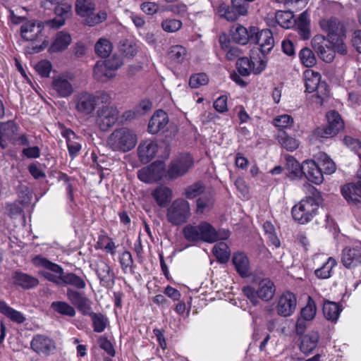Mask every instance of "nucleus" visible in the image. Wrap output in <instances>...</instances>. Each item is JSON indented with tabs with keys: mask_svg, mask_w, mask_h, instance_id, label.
Returning a JSON list of instances; mask_svg holds the SVG:
<instances>
[{
	"mask_svg": "<svg viewBox=\"0 0 361 361\" xmlns=\"http://www.w3.org/2000/svg\"><path fill=\"white\" fill-rule=\"evenodd\" d=\"M32 261L36 267L42 268L39 271V274L59 287L71 286L78 289H84L86 287V283L82 277L73 272H65L61 265L51 262L42 255L35 256Z\"/></svg>",
	"mask_w": 361,
	"mask_h": 361,
	"instance_id": "nucleus-1",
	"label": "nucleus"
},
{
	"mask_svg": "<svg viewBox=\"0 0 361 361\" xmlns=\"http://www.w3.org/2000/svg\"><path fill=\"white\" fill-rule=\"evenodd\" d=\"M322 202L321 192L314 186H310L308 195L291 209L293 219L300 224L310 222L317 214L319 207Z\"/></svg>",
	"mask_w": 361,
	"mask_h": 361,
	"instance_id": "nucleus-2",
	"label": "nucleus"
},
{
	"mask_svg": "<svg viewBox=\"0 0 361 361\" xmlns=\"http://www.w3.org/2000/svg\"><path fill=\"white\" fill-rule=\"evenodd\" d=\"M108 144L114 151L126 152L135 147L137 135L129 128H120L114 130L109 135Z\"/></svg>",
	"mask_w": 361,
	"mask_h": 361,
	"instance_id": "nucleus-3",
	"label": "nucleus"
},
{
	"mask_svg": "<svg viewBox=\"0 0 361 361\" xmlns=\"http://www.w3.org/2000/svg\"><path fill=\"white\" fill-rule=\"evenodd\" d=\"M191 216L190 204L184 198L173 200L166 210V219L173 226H180L188 222Z\"/></svg>",
	"mask_w": 361,
	"mask_h": 361,
	"instance_id": "nucleus-4",
	"label": "nucleus"
},
{
	"mask_svg": "<svg viewBox=\"0 0 361 361\" xmlns=\"http://www.w3.org/2000/svg\"><path fill=\"white\" fill-rule=\"evenodd\" d=\"M43 27L38 23L28 21L21 25L20 32L22 37L27 40L32 42V53H39L44 50L48 43L42 35Z\"/></svg>",
	"mask_w": 361,
	"mask_h": 361,
	"instance_id": "nucleus-5",
	"label": "nucleus"
},
{
	"mask_svg": "<svg viewBox=\"0 0 361 361\" xmlns=\"http://www.w3.org/2000/svg\"><path fill=\"white\" fill-rule=\"evenodd\" d=\"M275 290L274 283L269 279H262L258 284L257 289L250 286H245L243 289V293L254 306L259 305V299L264 301L272 299Z\"/></svg>",
	"mask_w": 361,
	"mask_h": 361,
	"instance_id": "nucleus-6",
	"label": "nucleus"
},
{
	"mask_svg": "<svg viewBox=\"0 0 361 361\" xmlns=\"http://www.w3.org/2000/svg\"><path fill=\"white\" fill-rule=\"evenodd\" d=\"M326 118L327 125L314 129L313 133L316 137L322 138L333 137L344 129V121L338 111L333 110L327 112Z\"/></svg>",
	"mask_w": 361,
	"mask_h": 361,
	"instance_id": "nucleus-7",
	"label": "nucleus"
},
{
	"mask_svg": "<svg viewBox=\"0 0 361 361\" xmlns=\"http://www.w3.org/2000/svg\"><path fill=\"white\" fill-rule=\"evenodd\" d=\"M194 160L188 153H181L173 158L168 166L166 177L175 180L185 175L193 166Z\"/></svg>",
	"mask_w": 361,
	"mask_h": 361,
	"instance_id": "nucleus-8",
	"label": "nucleus"
},
{
	"mask_svg": "<svg viewBox=\"0 0 361 361\" xmlns=\"http://www.w3.org/2000/svg\"><path fill=\"white\" fill-rule=\"evenodd\" d=\"M250 44L258 45L260 52L263 55L267 54L274 46V39L272 32L269 29L259 30L257 27H251Z\"/></svg>",
	"mask_w": 361,
	"mask_h": 361,
	"instance_id": "nucleus-9",
	"label": "nucleus"
},
{
	"mask_svg": "<svg viewBox=\"0 0 361 361\" xmlns=\"http://www.w3.org/2000/svg\"><path fill=\"white\" fill-rule=\"evenodd\" d=\"M216 11L221 18H224L228 21H235L239 17L247 13L246 6L235 0H231V5H228L222 1H218Z\"/></svg>",
	"mask_w": 361,
	"mask_h": 361,
	"instance_id": "nucleus-10",
	"label": "nucleus"
},
{
	"mask_svg": "<svg viewBox=\"0 0 361 361\" xmlns=\"http://www.w3.org/2000/svg\"><path fill=\"white\" fill-rule=\"evenodd\" d=\"M322 30L327 35V40L334 42L345 36V28L341 21L336 18H323L319 20Z\"/></svg>",
	"mask_w": 361,
	"mask_h": 361,
	"instance_id": "nucleus-11",
	"label": "nucleus"
},
{
	"mask_svg": "<svg viewBox=\"0 0 361 361\" xmlns=\"http://www.w3.org/2000/svg\"><path fill=\"white\" fill-rule=\"evenodd\" d=\"M312 47L318 56L326 63H331L335 58L333 42L322 35H315L311 41Z\"/></svg>",
	"mask_w": 361,
	"mask_h": 361,
	"instance_id": "nucleus-12",
	"label": "nucleus"
},
{
	"mask_svg": "<svg viewBox=\"0 0 361 361\" xmlns=\"http://www.w3.org/2000/svg\"><path fill=\"white\" fill-rule=\"evenodd\" d=\"M164 176H166V171L163 161H154L148 166L138 171V178L146 183H151L160 180Z\"/></svg>",
	"mask_w": 361,
	"mask_h": 361,
	"instance_id": "nucleus-13",
	"label": "nucleus"
},
{
	"mask_svg": "<svg viewBox=\"0 0 361 361\" xmlns=\"http://www.w3.org/2000/svg\"><path fill=\"white\" fill-rule=\"evenodd\" d=\"M341 262L348 269L361 264V242L345 247L341 252Z\"/></svg>",
	"mask_w": 361,
	"mask_h": 361,
	"instance_id": "nucleus-14",
	"label": "nucleus"
},
{
	"mask_svg": "<svg viewBox=\"0 0 361 361\" xmlns=\"http://www.w3.org/2000/svg\"><path fill=\"white\" fill-rule=\"evenodd\" d=\"M97 114V123L102 131L109 130L118 121V111L114 106H103Z\"/></svg>",
	"mask_w": 361,
	"mask_h": 361,
	"instance_id": "nucleus-15",
	"label": "nucleus"
},
{
	"mask_svg": "<svg viewBox=\"0 0 361 361\" xmlns=\"http://www.w3.org/2000/svg\"><path fill=\"white\" fill-rule=\"evenodd\" d=\"M201 241L214 243L219 240H226L230 236L228 230L219 229L216 231L212 225L207 221L200 224Z\"/></svg>",
	"mask_w": 361,
	"mask_h": 361,
	"instance_id": "nucleus-16",
	"label": "nucleus"
},
{
	"mask_svg": "<svg viewBox=\"0 0 361 361\" xmlns=\"http://www.w3.org/2000/svg\"><path fill=\"white\" fill-rule=\"evenodd\" d=\"M30 346L35 353L44 356L53 354L56 348L54 339L43 334L34 336L30 342Z\"/></svg>",
	"mask_w": 361,
	"mask_h": 361,
	"instance_id": "nucleus-17",
	"label": "nucleus"
},
{
	"mask_svg": "<svg viewBox=\"0 0 361 361\" xmlns=\"http://www.w3.org/2000/svg\"><path fill=\"white\" fill-rule=\"evenodd\" d=\"M297 305L295 295L291 292L283 293L279 298L276 307L277 314L281 317H288L293 314Z\"/></svg>",
	"mask_w": 361,
	"mask_h": 361,
	"instance_id": "nucleus-18",
	"label": "nucleus"
},
{
	"mask_svg": "<svg viewBox=\"0 0 361 361\" xmlns=\"http://www.w3.org/2000/svg\"><path fill=\"white\" fill-rule=\"evenodd\" d=\"M95 97L92 93L82 92L75 98V109L82 115L89 116L92 114L97 106Z\"/></svg>",
	"mask_w": 361,
	"mask_h": 361,
	"instance_id": "nucleus-19",
	"label": "nucleus"
},
{
	"mask_svg": "<svg viewBox=\"0 0 361 361\" xmlns=\"http://www.w3.org/2000/svg\"><path fill=\"white\" fill-rule=\"evenodd\" d=\"M341 192L350 206L361 208V187L359 181L357 183H349L344 185Z\"/></svg>",
	"mask_w": 361,
	"mask_h": 361,
	"instance_id": "nucleus-20",
	"label": "nucleus"
},
{
	"mask_svg": "<svg viewBox=\"0 0 361 361\" xmlns=\"http://www.w3.org/2000/svg\"><path fill=\"white\" fill-rule=\"evenodd\" d=\"M66 296L71 303L83 315H86L91 310V301L83 292L68 288Z\"/></svg>",
	"mask_w": 361,
	"mask_h": 361,
	"instance_id": "nucleus-21",
	"label": "nucleus"
},
{
	"mask_svg": "<svg viewBox=\"0 0 361 361\" xmlns=\"http://www.w3.org/2000/svg\"><path fill=\"white\" fill-rule=\"evenodd\" d=\"M95 266V271L100 284L107 288L113 287L115 284L116 276L110 266L103 260L99 261Z\"/></svg>",
	"mask_w": 361,
	"mask_h": 361,
	"instance_id": "nucleus-22",
	"label": "nucleus"
},
{
	"mask_svg": "<svg viewBox=\"0 0 361 361\" xmlns=\"http://www.w3.org/2000/svg\"><path fill=\"white\" fill-rule=\"evenodd\" d=\"M303 176L314 184H320L324 180L323 172L317 161L306 160L303 161Z\"/></svg>",
	"mask_w": 361,
	"mask_h": 361,
	"instance_id": "nucleus-23",
	"label": "nucleus"
},
{
	"mask_svg": "<svg viewBox=\"0 0 361 361\" xmlns=\"http://www.w3.org/2000/svg\"><path fill=\"white\" fill-rule=\"evenodd\" d=\"M169 123V116L166 111L161 109L156 111L148 123V132L157 134L164 130Z\"/></svg>",
	"mask_w": 361,
	"mask_h": 361,
	"instance_id": "nucleus-24",
	"label": "nucleus"
},
{
	"mask_svg": "<svg viewBox=\"0 0 361 361\" xmlns=\"http://www.w3.org/2000/svg\"><path fill=\"white\" fill-rule=\"evenodd\" d=\"M251 27L247 28L240 24L233 25L230 30V35L233 42L241 45L250 44L251 35H252L250 32Z\"/></svg>",
	"mask_w": 361,
	"mask_h": 361,
	"instance_id": "nucleus-25",
	"label": "nucleus"
},
{
	"mask_svg": "<svg viewBox=\"0 0 361 361\" xmlns=\"http://www.w3.org/2000/svg\"><path fill=\"white\" fill-rule=\"evenodd\" d=\"M158 146L152 140H145L137 147V154L142 163H149L156 155Z\"/></svg>",
	"mask_w": 361,
	"mask_h": 361,
	"instance_id": "nucleus-26",
	"label": "nucleus"
},
{
	"mask_svg": "<svg viewBox=\"0 0 361 361\" xmlns=\"http://www.w3.org/2000/svg\"><path fill=\"white\" fill-rule=\"evenodd\" d=\"M319 340V334L316 331L302 336L299 345L300 351L306 355H310L317 346Z\"/></svg>",
	"mask_w": 361,
	"mask_h": 361,
	"instance_id": "nucleus-27",
	"label": "nucleus"
},
{
	"mask_svg": "<svg viewBox=\"0 0 361 361\" xmlns=\"http://www.w3.org/2000/svg\"><path fill=\"white\" fill-rule=\"evenodd\" d=\"M12 279L15 285L23 289H31L39 284L38 279L20 271L13 273Z\"/></svg>",
	"mask_w": 361,
	"mask_h": 361,
	"instance_id": "nucleus-28",
	"label": "nucleus"
},
{
	"mask_svg": "<svg viewBox=\"0 0 361 361\" xmlns=\"http://www.w3.org/2000/svg\"><path fill=\"white\" fill-rule=\"evenodd\" d=\"M51 86L60 97L66 98L73 93V85L68 80L63 76L54 78Z\"/></svg>",
	"mask_w": 361,
	"mask_h": 361,
	"instance_id": "nucleus-29",
	"label": "nucleus"
},
{
	"mask_svg": "<svg viewBox=\"0 0 361 361\" xmlns=\"http://www.w3.org/2000/svg\"><path fill=\"white\" fill-rule=\"evenodd\" d=\"M152 196L160 207H166L172 199L173 191L170 188L161 185L152 191Z\"/></svg>",
	"mask_w": 361,
	"mask_h": 361,
	"instance_id": "nucleus-30",
	"label": "nucleus"
},
{
	"mask_svg": "<svg viewBox=\"0 0 361 361\" xmlns=\"http://www.w3.org/2000/svg\"><path fill=\"white\" fill-rule=\"evenodd\" d=\"M54 13L57 18L53 19L52 26L59 28L65 23V20L68 18L71 11V5L67 2L62 1L59 3L54 9Z\"/></svg>",
	"mask_w": 361,
	"mask_h": 361,
	"instance_id": "nucleus-31",
	"label": "nucleus"
},
{
	"mask_svg": "<svg viewBox=\"0 0 361 361\" xmlns=\"http://www.w3.org/2000/svg\"><path fill=\"white\" fill-rule=\"evenodd\" d=\"M232 262L236 271L242 277H247L250 274V262L247 255L243 252L233 254Z\"/></svg>",
	"mask_w": 361,
	"mask_h": 361,
	"instance_id": "nucleus-32",
	"label": "nucleus"
},
{
	"mask_svg": "<svg viewBox=\"0 0 361 361\" xmlns=\"http://www.w3.org/2000/svg\"><path fill=\"white\" fill-rule=\"evenodd\" d=\"M61 135L66 139V144L69 155L75 158L81 149V145L75 140L78 139L75 133L71 129H65L61 132Z\"/></svg>",
	"mask_w": 361,
	"mask_h": 361,
	"instance_id": "nucleus-33",
	"label": "nucleus"
},
{
	"mask_svg": "<svg viewBox=\"0 0 361 361\" xmlns=\"http://www.w3.org/2000/svg\"><path fill=\"white\" fill-rule=\"evenodd\" d=\"M321 75L317 72H311V76H309V73H305V91L312 93L316 91L318 94L322 91L321 89L324 88L326 86L325 82L320 83Z\"/></svg>",
	"mask_w": 361,
	"mask_h": 361,
	"instance_id": "nucleus-34",
	"label": "nucleus"
},
{
	"mask_svg": "<svg viewBox=\"0 0 361 361\" xmlns=\"http://www.w3.org/2000/svg\"><path fill=\"white\" fill-rule=\"evenodd\" d=\"M303 163H300L292 156L286 157V176L291 180L303 177Z\"/></svg>",
	"mask_w": 361,
	"mask_h": 361,
	"instance_id": "nucleus-35",
	"label": "nucleus"
},
{
	"mask_svg": "<svg viewBox=\"0 0 361 361\" xmlns=\"http://www.w3.org/2000/svg\"><path fill=\"white\" fill-rule=\"evenodd\" d=\"M322 310L324 316L327 320L336 322L342 311V308L335 302L324 300Z\"/></svg>",
	"mask_w": 361,
	"mask_h": 361,
	"instance_id": "nucleus-36",
	"label": "nucleus"
},
{
	"mask_svg": "<svg viewBox=\"0 0 361 361\" xmlns=\"http://www.w3.org/2000/svg\"><path fill=\"white\" fill-rule=\"evenodd\" d=\"M0 312L12 322L22 324L25 321L23 314L8 306L4 300H0Z\"/></svg>",
	"mask_w": 361,
	"mask_h": 361,
	"instance_id": "nucleus-37",
	"label": "nucleus"
},
{
	"mask_svg": "<svg viewBox=\"0 0 361 361\" xmlns=\"http://www.w3.org/2000/svg\"><path fill=\"white\" fill-rule=\"evenodd\" d=\"M276 140L287 151L293 152L299 146V142L294 137L288 135L284 130H279L277 133Z\"/></svg>",
	"mask_w": 361,
	"mask_h": 361,
	"instance_id": "nucleus-38",
	"label": "nucleus"
},
{
	"mask_svg": "<svg viewBox=\"0 0 361 361\" xmlns=\"http://www.w3.org/2000/svg\"><path fill=\"white\" fill-rule=\"evenodd\" d=\"M295 26L300 37L302 39H307L310 37V20L306 11L302 12L295 20Z\"/></svg>",
	"mask_w": 361,
	"mask_h": 361,
	"instance_id": "nucleus-39",
	"label": "nucleus"
},
{
	"mask_svg": "<svg viewBox=\"0 0 361 361\" xmlns=\"http://www.w3.org/2000/svg\"><path fill=\"white\" fill-rule=\"evenodd\" d=\"M71 42V35L65 32H59L56 34L51 44V49L54 52L61 51L66 49Z\"/></svg>",
	"mask_w": 361,
	"mask_h": 361,
	"instance_id": "nucleus-40",
	"label": "nucleus"
},
{
	"mask_svg": "<svg viewBox=\"0 0 361 361\" xmlns=\"http://www.w3.org/2000/svg\"><path fill=\"white\" fill-rule=\"evenodd\" d=\"M93 73L94 78L102 82L114 76V74L109 71L106 63L102 61H98L95 63Z\"/></svg>",
	"mask_w": 361,
	"mask_h": 361,
	"instance_id": "nucleus-41",
	"label": "nucleus"
},
{
	"mask_svg": "<svg viewBox=\"0 0 361 361\" xmlns=\"http://www.w3.org/2000/svg\"><path fill=\"white\" fill-rule=\"evenodd\" d=\"M86 315L90 316L92 319L94 331L102 333L105 330L109 323L108 318L105 315L102 313L91 312V310Z\"/></svg>",
	"mask_w": 361,
	"mask_h": 361,
	"instance_id": "nucleus-42",
	"label": "nucleus"
},
{
	"mask_svg": "<svg viewBox=\"0 0 361 361\" xmlns=\"http://www.w3.org/2000/svg\"><path fill=\"white\" fill-rule=\"evenodd\" d=\"M213 253L217 261L222 264L226 263L231 255L229 247L224 242L216 243L213 247Z\"/></svg>",
	"mask_w": 361,
	"mask_h": 361,
	"instance_id": "nucleus-43",
	"label": "nucleus"
},
{
	"mask_svg": "<svg viewBox=\"0 0 361 361\" xmlns=\"http://www.w3.org/2000/svg\"><path fill=\"white\" fill-rule=\"evenodd\" d=\"M51 308L61 315L70 317H73L76 313L74 307L64 301H54L51 302Z\"/></svg>",
	"mask_w": 361,
	"mask_h": 361,
	"instance_id": "nucleus-44",
	"label": "nucleus"
},
{
	"mask_svg": "<svg viewBox=\"0 0 361 361\" xmlns=\"http://www.w3.org/2000/svg\"><path fill=\"white\" fill-rule=\"evenodd\" d=\"M337 265L336 260L330 257L322 267L317 269L314 271V274L317 278L326 279L331 276V271L334 267Z\"/></svg>",
	"mask_w": 361,
	"mask_h": 361,
	"instance_id": "nucleus-45",
	"label": "nucleus"
},
{
	"mask_svg": "<svg viewBox=\"0 0 361 361\" xmlns=\"http://www.w3.org/2000/svg\"><path fill=\"white\" fill-rule=\"evenodd\" d=\"M317 161L323 173L331 174L336 171L335 163L326 154H321Z\"/></svg>",
	"mask_w": 361,
	"mask_h": 361,
	"instance_id": "nucleus-46",
	"label": "nucleus"
},
{
	"mask_svg": "<svg viewBox=\"0 0 361 361\" xmlns=\"http://www.w3.org/2000/svg\"><path fill=\"white\" fill-rule=\"evenodd\" d=\"M214 204V199L212 195H203L196 201V212L203 214L205 212H209L213 208Z\"/></svg>",
	"mask_w": 361,
	"mask_h": 361,
	"instance_id": "nucleus-47",
	"label": "nucleus"
},
{
	"mask_svg": "<svg viewBox=\"0 0 361 361\" xmlns=\"http://www.w3.org/2000/svg\"><path fill=\"white\" fill-rule=\"evenodd\" d=\"M18 129L17 126L13 122L2 123L0 126V147L5 149L7 147V142L4 137H8L13 134Z\"/></svg>",
	"mask_w": 361,
	"mask_h": 361,
	"instance_id": "nucleus-48",
	"label": "nucleus"
},
{
	"mask_svg": "<svg viewBox=\"0 0 361 361\" xmlns=\"http://www.w3.org/2000/svg\"><path fill=\"white\" fill-rule=\"evenodd\" d=\"M200 232V224L197 226L188 224L185 226L183 229V234L184 238L188 241L192 243L201 241V235Z\"/></svg>",
	"mask_w": 361,
	"mask_h": 361,
	"instance_id": "nucleus-49",
	"label": "nucleus"
},
{
	"mask_svg": "<svg viewBox=\"0 0 361 361\" xmlns=\"http://www.w3.org/2000/svg\"><path fill=\"white\" fill-rule=\"evenodd\" d=\"M205 186L201 181H197L185 188L183 195L187 199L192 200L204 192Z\"/></svg>",
	"mask_w": 361,
	"mask_h": 361,
	"instance_id": "nucleus-50",
	"label": "nucleus"
},
{
	"mask_svg": "<svg viewBox=\"0 0 361 361\" xmlns=\"http://www.w3.org/2000/svg\"><path fill=\"white\" fill-rule=\"evenodd\" d=\"M235 66L241 76H247L253 69L254 63L247 57H240L238 59Z\"/></svg>",
	"mask_w": 361,
	"mask_h": 361,
	"instance_id": "nucleus-51",
	"label": "nucleus"
},
{
	"mask_svg": "<svg viewBox=\"0 0 361 361\" xmlns=\"http://www.w3.org/2000/svg\"><path fill=\"white\" fill-rule=\"evenodd\" d=\"M298 55L301 63L306 67H312L317 63L314 53L308 47L302 48Z\"/></svg>",
	"mask_w": 361,
	"mask_h": 361,
	"instance_id": "nucleus-52",
	"label": "nucleus"
},
{
	"mask_svg": "<svg viewBox=\"0 0 361 361\" xmlns=\"http://www.w3.org/2000/svg\"><path fill=\"white\" fill-rule=\"evenodd\" d=\"M95 53L102 58L109 56L112 50V44L106 39H99L94 47Z\"/></svg>",
	"mask_w": 361,
	"mask_h": 361,
	"instance_id": "nucleus-53",
	"label": "nucleus"
},
{
	"mask_svg": "<svg viewBox=\"0 0 361 361\" xmlns=\"http://www.w3.org/2000/svg\"><path fill=\"white\" fill-rule=\"evenodd\" d=\"M186 49L180 45L170 47L168 52L169 58L175 63H182L186 56Z\"/></svg>",
	"mask_w": 361,
	"mask_h": 361,
	"instance_id": "nucleus-54",
	"label": "nucleus"
},
{
	"mask_svg": "<svg viewBox=\"0 0 361 361\" xmlns=\"http://www.w3.org/2000/svg\"><path fill=\"white\" fill-rule=\"evenodd\" d=\"M94 7L92 3L86 0H78L75 4V11L78 15L86 18L90 16Z\"/></svg>",
	"mask_w": 361,
	"mask_h": 361,
	"instance_id": "nucleus-55",
	"label": "nucleus"
},
{
	"mask_svg": "<svg viewBox=\"0 0 361 361\" xmlns=\"http://www.w3.org/2000/svg\"><path fill=\"white\" fill-rule=\"evenodd\" d=\"M317 308L314 300L309 296L307 305L304 307L300 312L301 317L310 321L313 319L316 315Z\"/></svg>",
	"mask_w": 361,
	"mask_h": 361,
	"instance_id": "nucleus-56",
	"label": "nucleus"
},
{
	"mask_svg": "<svg viewBox=\"0 0 361 361\" xmlns=\"http://www.w3.org/2000/svg\"><path fill=\"white\" fill-rule=\"evenodd\" d=\"M107 18V13L105 11H100L98 13L94 14L93 12L86 18H83L82 23L88 26H94L105 21Z\"/></svg>",
	"mask_w": 361,
	"mask_h": 361,
	"instance_id": "nucleus-57",
	"label": "nucleus"
},
{
	"mask_svg": "<svg viewBox=\"0 0 361 361\" xmlns=\"http://www.w3.org/2000/svg\"><path fill=\"white\" fill-rule=\"evenodd\" d=\"M119 262L124 273H127L128 269L131 274L134 273L133 259L130 252L124 251L119 257Z\"/></svg>",
	"mask_w": 361,
	"mask_h": 361,
	"instance_id": "nucleus-58",
	"label": "nucleus"
},
{
	"mask_svg": "<svg viewBox=\"0 0 361 361\" xmlns=\"http://www.w3.org/2000/svg\"><path fill=\"white\" fill-rule=\"evenodd\" d=\"M182 25L180 20L167 18L161 22V26L166 32H175L181 28Z\"/></svg>",
	"mask_w": 361,
	"mask_h": 361,
	"instance_id": "nucleus-59",
	"label": "nucleus"
},
{
	"mask_svg": "<svg viewBox=\"0 0 361 361\" xmlns=\"http://www.w3.org/2000/svg\"><path fill=\"white\" fill-rule=\"evenodd\" d=\"M209 78L206 73H200L193 74L190 76L189 80V85L191 88H198L202 85H205L208 83Z\"/></svg>",
	"mask_w": 361,
	"mask_h": 361,
	"instance_id": "nucleus-60",
	"label": "nucleus"
},
{
	"mask_svg": "<svg viewBox=\"0 0 361 361\" xmlns=\"http://www.w3.org/2000/svg\"><path fill=\"white\" fill-rule=\"evenodd\" d=\"M293 123V118L288 114H283V115L276 116L273 120V124L276 127L279 128V130H283L284 128H287L291 126Z\"/></svg>",
	"mask_w": 361,
	"mask_h": 361,
	"instance_id": "nucleus-61",
	"label": "nucleus"
},
{
	"mask_svg": "<svg viewBox=\"0 0 361 361\" xmlns=\"http://www.w3.org/2000/svg\"><path fill=\"white\" fill-rule=\"evenodd\" d=\"M35 68L42 77L48 78L51 73L52 65L47 60H42L36 64Z\"/></svg>",
	"mask_w": 361,
	"mask_h": 361,
	"instance_id": "nucleus-62",
	"label": "nucleus"
},
{
	"mask_svg": "<svg viewBox=\"0 0 361 361\" xmlns=\"http://www.w3.org/2000/svg\"><path fill=\"white\" fill-rule=\"evenodd\" d=\"M97 343L101 349L104 350L109 356L114 357L116 351L111 342L104 336H99L97 340Z\"/></svg>",
	"mask_w": 361,
	"mask_h": 361,
	"instance_id": "nucleus-63",
	"label": "nucleus"
},
{
	"mask_svg": "<svg viewBox=\"0 0 361 361\" xmlns=\"http://www.w3.org/2000/svg\"><path fill=\"white\" fill-rule=\"evenodd\" d=\"M227 100L228 97L226 95H221L219 97L213 104L215 110L219 113H225L228 111Z\"/></svg>",
	"mask_w": 361,
	"mask_h": 361,
	"instance_id": "nucleus-64",
	"label": "nucleus"
}]
</instances>
